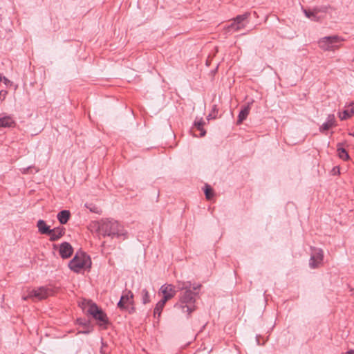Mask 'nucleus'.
<instances>
[{
	"label": "nucleus",
	"mask_w": 354,
	"mask_h": 354,
	"mask_svg": "<svg viewBox=\"0 0 354 354\" xmlns=\"http://www.w3.org/2000/svg\"><path fill=\"white\" fill-rule=\"evenodd\" d=\"M201 287V285L199 283L178 281L176 288L181 292L178 296V301L174 305V308L180 310L183 314L190 315L196 309V296Z\"/></svg>",
	"instance_id": "f257e3e1"
},
{
	"label": "nucleus",
	"mask_w": 354,
	"mask_h": 354,
	"mask_svg": "<svg viewBox=\"0 0 354 354\" xmlns=\"http://www.w3.org/2000/svg\"><path fill=\"white\" fill-rule=\"evenodd\" d=\"M93 227L96 229L99 236L111 238L124 236V239L127 237L124 227L114 219L102 218L94 223Z\"/></svg>",
	"instance_id": "f03ea898"
},
{
	"label": "nucleus",
	"mask_w": 354,
	"mask_h": 354,
	"mask_svg": "<svg viewBox=\"0 0 354 354\" xmlns=\"http://www.w3.org/2000/svg\"><path fill=\"white\" fill-rule=\"evenodd\" d=\"M91 266V260L88 255L84 252H77L75 257L69 261V268L76 273L82 270L89 269Z\"/></svg>",
	"instance_id": "7ed1b4c3"
},
{
	"label": "nucleus",
	"mask_w": 354,
	"mask_h": 354,
	"mask_svg": "<svg viewBox=\"0 0 354 354\" xmlns=\"http://www.w3.org/2000/svg\"><path fill=\"white\" fill-rule=\"evenodd\" d=\"M345 39L338 35L324 37L318 41L319 47L324 51H335L339 49Z\"/></svg>",
	"instance_id": "20e7f679"
},
{
	"label": "nucleus",
	"mask_w": 354,
	"mask_h": 354,
	"mask_svg": "<svg viewBox=\"0 0 354 354\" xmlns=\"http://www.w3.org/2000/svg\"><path fill=\"white\" fill-rule=\"evenodd\" d=\"M27 295H24L22 299L26 301L28 299L42 300L53 295V290L48 286H41L35 289H28Z\"/></svg>",
	"instance_id": "39448f33"
},
{
	"label": "nucleus",
	"mask_w": 354,
	"mask_h": 354,
	"mask_svg": "<svg viewBox=\"0 0 354 354\" xmlns=\"http://www.w3.org/2000/svg\"><path fill=\"white\" fill-rule=\"evenodd\" d=\"M88 313L99 322L100 326L106 325L108 323L106 315L95 304L92 303L89 305Z\"/></svg>",
	"instance_id": "423d86ee"
},
{
	"label": "nucleus",
	"mask_w": 354,
	"mask_h": 354,
	"mask_svg": "<svg viewBox=\"0 0 354 354\" xmlns=\"http://www.w3.org/2000/svg\"><path fill=\"white\" fill-rule=\"evenodd\" d=\"M324 260V252L320 248L312 249V254L309 260V266L311 268H319Z\"/></svg>",
	"instance_id": "0eeeda50"
},
{
	"label": "nucleus",
	"mask_w": 354,
	"mask_h": 354,
	"mask_svg": "<svg viewBox=\"0 0 354 354\" xmlns=\"http://www.w3.org/2000/svg\"><path fill=\"white\" fill-rule=\"evenodd\" d=\"M133 294L131 290H125L122 292L118 307L122 310H127L128 306L133 304Z\"/></svg>",
	"instance_id": "6e6552de"
},
{
	"label": "nucleus",
	"mask_w": 354,
	"mask_h": 354,
	"mask_svg": "<svg viewBox=\"0 0 354 354\" xmlns=\"http://www.w3.org/2000/svg\"><path fill=\"white\" fill-rule=\"evenodd\" d=\"M160 291L163 295L162 299L166 302L173 298L176 293L175 286L171 284H165L160 287Z\"/></svg>",
	"instance_id": "1a4fd4ad"
},
{
	"label": "nucleus",
	"mask_w": 354,
	"mask_h": 354,
	"mask_svg": "<svg viewBox=\"0 0 354 354\" xmlns=\"http://www.w3.org/2000/svg\"><path fill=\"white\" fill-rule=\"evenodd\" d=\"M59 252L62 258L68 259L72 255L73 249L69 243L64 242L59 245Z\"/></svg>",
	"instance_id": "9d476101"
},
{
	"label": "nucleus",
	"mask_w": 354,
	"mask_h": 354,
	"mask_svg": "<svg viewBox=\"0 0 354 354\" xmlns=\"http://www.w3.org/2000/svg\"><path fill=\"white\" fill-rule=\"evenodd\" d=\"M302 10L305 16L312 21L319 22L324 19V16L319 15L315 8H313L312 10H306L304 8H303Z\"/></svg>",
	"instance_id": "9b49d317"
},
{
	"label": "nucleus",
	"mask_w": 354,
	"mask_h": 354,
	"mask_svg": "<svg viewBox=\"0 0 354 354\" xmlns=\"http://www.w3.org/2000/svg\"><path fill=\"white\" fill-rule=\"evenodd\" d=\"M336 126V121L333 114L328 115L326 121L319 127V131L324 133L330 128Z\"/></svg>",
	"instance_id": "f8f14e48"
},
{
	"label": "nucleus",
	"mask_w": 354,
	"mask_h": 354,
	"mask_svg": "<svg viewBox=\"0 0 354 354\" xmlns=\"http://www.w3.org/2000/svg\"><path fill=\"white\" fill-rule=\"evenodd\" d=\"M50 241H55L59 239L65 234V228L63 227H57L50 230Z\"/></svg>",
	"instance_id": "ddd939ff"
},
{
	"label": "nucleus",
	"mask_w": 354,
	"mask_h": 354,
	"mask_svg": "<svg viewBox=\"0 0 354 354\" xmlns=\"http://www.w3.org/2000/svg\"><path fill=\"white\" fill-rule=\"evenodd\" d=\"M250 15V12H245L243 15L236 16L234 20L236 22L238 26H236V30H239L245 27V21L249 17Z\"/></svg>",
	"instance_id": "4468645a"
},
{
	"label": "nucleus",
	"mask_w": 354,
	"mask_h": 354,
	"mask_svg": "<svg viewBox=\"0 0 354 354\" xmlns=\"http://www.w3.org/2000/svg\"><path fill=\"white\" fill-rule=\"evenodd\" d=\"M354 114V109L352 104L345 106V109L339 113V118L341 120H347L353 116Z\"/></svg>",
	"instance_id": "2eb2a0df"
},
{
	"label": "nucleus",
	"mask_w": 354,
	"mask_h": 354,
	"mask_svg": "<svg viewBox=\"0 0 354 354\" xmlns=\"http://www.w3.org/2000/svg\"><path fill=\"white\" fill-rule=\"evenodd\" d=\"M167 302L164 301L163 299L160 300L156 305V307L154 308L153 311V317L154 318L159 319L161 313L165 306V304Z\"/></svg>",
	"instance_id": "dca6fc26"
},
{
	"label": "nucleus",
	"mask_w": 354,
	"mask_h": 354,
	"mask_svg": "<svg viewBox=\"0 0 354 354\" xmlns=\"http://www.w3.org/2000/svg\"><path fill=\"white\" fill-rule=\"evenodd\" d=\"M39 232L41 234H49L50 233V229L44 220H39L37 223Z\"/></svg>",
	"instance_id": "f3484780"
},
{
	"label": "nucleus",
	"mask_w": 354,
	"mask_h": 354,
	"mask_svg": "<svg viewBox=\"0 0 354 354\" xmlns=\"http://www.w3.org/2000/svg\"><path fill=\"white\" fill-rule=\"evenodd\" d=\"M250 111V105H247L243 106L241 110L239 112V116H238V124H241L243 122V120H245Z\"/></svg>",
	"instance_id": "a211bd4d"
},
{
	"label": "nucleus",
	"mask_w": 354,
	"mask_h": 354,
	"mask_svg": "<svg viewBox=\"0 0 354 354\" xmlns=\"http://www.w3.org/2000/svg\"><path fill=\"white\" fill-rule=\"evenodd\" d=\"M71 213L68 210H62L58 213L57 217L61 224H66L68 221Z\"/></svg>",
	"instance_id": "6ab92c4d"
},
{
	"label": "nucleus",
	"mask_w": 354,
	"mask_h": 354,
	"mask_svg": "<svg viewBox=\"0 0 354 354\" xmlns=\"http://www.w3.org/2000/svg\"><path fill=\"white\" fill-rule=\"evenodd\" d=\"M77 322L78 324L82 325L84 330L82 331H79L78 333H84V334H88L91 333L93 330L92 327L91 326V324L89 322L86 320H82V319H78L77 320Z\"/></svg>",
	"instance_id": "aec40b11"
},
{
	"label": "nucleus",
	"mask_w": 354,
	"mask_h": 354,
	"mask_svg": "<svg viewBox=\"0 0 354 354\" xmlns=\"http://www.w3.org/2000/svg\"><path fill=\"white\" fill-rule=\"evenodd\" d=\"M14 124L15 122L10 116H5L0 118L1 127H11Z\"/></svg>",
	"instance_id": "412c9836"
},
{
	"label": "nucleus",
	"mask_w": 354,
	"mask_h": 354,
	"mask_svg": "<svg viewBox=\"0 0 354 354\" xmlns=\"http://www.w3.org/2000/svg\"><path fill=\"white\" fill-rule=\"evenodd\" d=\"M337 153L338 156L343 160H348L350 158L346 149L341 147V144L337 145Z\"/></svg>",
	"instance_id": "4be33fe9"
},
{
	"label": "nucleus",
	"mask_w": 354,
	"mask_h": 354,
	"mask_svg": "<svg viewBox=\"0 0 354 354\" xmlns=\"http://www.w3.org/2000/svg\"><path fill=\"white\" fill-rule=\"evenodd\" d=\"M205 124L204 120L201 118L199 120L194 122V126L201 131V136H204L206 133V131L203 129V125Z\"/></svg>",
	"instance_id": "5701e85b"
},
{
	"label": "nucleus",
	"mask_w": 354,
	"mask_h": 354,
	"mask_svg": "<svg viewBox=\"0 0 354 354\" xmlns=\"http://www.w3.org/2000/svg\"><path fill=\"white\" fill-rule=\"evenodd\" d=\"M317 12L319 15H324L325 17L326 14L328 12V10L330 8V6H322L315 7Z\"/></svg>",
	"instance_id": "b1692460"
},
{
	"label": "nucleus",
	"mask_w": 354,
	"mask_h": 354,
	"mask_svg": "<svg viewBox=\"0 0 354 354\" xmlns=\"http://www.w3.org/2000/svg\"><path fill=\"white\" fill-rule=\"evenodd\" d=\"M141 293H142V303L144 304L149 303L150 302V296H149V293L147 291V289L142 290Z\"/></svg>",
	"instance_id": "393cba45"
},
{
	"label": "nucleus",
	"mask_w": 354,
	"mask_h": 354,
	"mask_svg": "<svg viewBox=\"0 0 354 354\" xmlns=\"http://www.w3.org/2000/svg\"><path fill=\"white\" fill-rule=\"evenodd\" d=\"M205 194L207 199H210L213 196L212 189L209 186L206 185Z\"/></svg>",
	"instance_id": "a878e982"
},
{
	"label": "nucleus",
	"mask_w": 354,
	"mask_h": 354,
	"mask_svg": "<svg viewBox=\"0 0 354 354\" xmlns=\"http://www.w3.org/2000/svg\"><path fill=\"white\" fill-rule=\"evenodd\" d=\"M236 26H238L236 24V22L234 21V20L233 19V21H232V23L227 27V30L228 31H230V30H234V31H236Z\"/></svg>",
	"instance_id": "bb28decb"
},
{
	"label": "nucleus",
	"mask_w": 354,
	"mask_h": 354,
	"mask_svg": "<svg viewBox=\"0 0 354 354\" xmlns=\"http://www.w3.org/2000/svg\"><path fill=\"white\" fill-rule=\"evenodd\" d=\"M0 82H3L6 86H11L12 82L6 77L1 75Z\"/></svg>",
	"instance_id": "cd10ccee"
},
{
	"label": "nucleus",
	"mask_w": 354,
	"mask_h": 354,
	"mask_svg": "<svg viewBox=\"0 0 354 354\" xmlns=\"http://www.w3.org/2000/svg\"><path fill=\"white\" fill-rule=\"evenodd\" d=\"M8 92L6 91H0V100H4L6 99V97L7 95Z\"/></svg>",
	"instance_id": "c85d7f7f"
},
{
	"label": "nucleus",
	"mask_w": 354,
	"mask_h": 354,
	"mask_svg": "<svg viewBox=\"0 0 354 354\" xmlns=\"http://www.w3.org/2000/svg\"><path fill=\"white\" fill-rule=\"evenodd\" d=\"M353 353H354V351H350L346 353V354H353Z\"/></svg>",
	"instance_id": "c756f323"
},
{
	"label": "nucleus",
	"mask_w": 354,
	"mask_h": 354,
	"mask_svg": "<svg viewBox=\"0 0 354 354\" xmlns=\"http://www.w3.org/2000/svg\"><path fill=\"white\" fill-rule=\"evenodd\" d=\"M349 135H351V136H353V137H354V133H349Z\"/></svg>",
	"instance_id": "7c9ffc66"
},
{
	"label": "nucleus",
	"mask_w": 354,
	"mask_h": 354,
	"mask_svg": "<svg viewBox=\"0 0 354 354\" xmlns=\"http://www.w3.org/2000/svg\"><path fill=\"white\" fill-rule=\"evenodd\" d=\"M352 62H354V58L352 59Z\"/></svg>",
	"instance_id": "2f4dec72"
}]
</instances>
